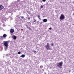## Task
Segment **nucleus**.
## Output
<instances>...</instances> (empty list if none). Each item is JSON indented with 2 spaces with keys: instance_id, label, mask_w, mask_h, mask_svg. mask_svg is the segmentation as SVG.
Here are the masks:
<instances>
[{
  "instance_id": "obj_16",
  "label": "nucleus",
  "mask_w": 74,
  "mask_h": 74,
  "mask_svg": "<svg viewBox=\"0 0 74 74\" xmlns=\"http://www.w3.org/2000/svg\"><path fill=\"white\" fill-rule=\"evenodd\" d=\"M18 54H21V52H18Z\"/></svg>"
},
{
  "instance_id": "obj_13",
  "label": "nucleus",
  "mask_w": 74,
  "mask_h": 74,
  "mask_svg": "<svg viewBox=\"0 0 74 74\" xmlns=\"http://www.w3.org/2000/svg\"><path fill=\"white\" fill-rule=\"evenodd\" d=\"M42 67H43V66H42V65H41L40 66V69H42Z\"/></svg>"
},
{
  "instance_id": "obj_7",
  "label": "nucleus",
  "mask_w": 74,
  "mask_h": 74,
  "mask_svg": "<svg viewBox=\"0 0 74 74\" xmlns=\"http://www.w3.org/2000/svg\"><path fill=\"white\" fill-rule=\"evenodd\" d=\"M38 18L41 21V18L40 17V16H40V15L39 14L37 16Z\"/></svg>"
},
{
  "instance_id": "obj_27",
  "label": "nucleus",
  "mask_w": 74,
  "mask_h": 74,
  "mask_svg": "<svg viewBox=\"0 0 74 74\" xmlns=\"http://www.w3.org/2000/svg\"><path fill=\"white\" fill-rule=\"evenodd\" d=\"M73 15H74V13L73 14Z\"/></svg>"
},
{
  "instance_id": "obj_3",
  "label": "nucleus",
  "mask_w": 74,
  "mask_h": 74,
  "mask_svg": "<svg viewBox=\"0 0 74 74\" xmlns=\"http://www.w3.org/2000/svg\"><path fill=\"white\" fill-rule=\"evenodd\" d=\"M65 18V17H64V15L62 14L60 17V19L61 21H62V20H64Z\"/></svg>"
},
{
  "instance_id": "obj_4",
  "label": "nucleus",
  "mask_w": 74,
  "mask_h": 74,
  "mask_svg": "<svg viewBox=\"0 0 74 74\" xmlns=\"http://www.w3.org/2000/svg\"><path fill=\"white\" fill-rule=\"evenodd\" d=\"M3 45H4L6 49H7V47H8V42H7V41L3 42Z\"/></svg>"
},
{
  "instance_id": "obj_19",
  "label": "nucleus",
  "mask_w": 74,
  "mask_h": 74,
  "mask_svg": "<svg viewBox=\"0 0 74 74\" xmlns=\"http://www.w3.org/2000/svg\"><path fill=\"white\" fill-rule=\"evenodd\" d=\"M42 1H43L44 2H45L46 1V0H42Z\"/></svg>"
},
{
  "instance_id": "obj_10",
  "label": "nucleus",
  "mask_w": 74,
  "mask_h": 74,
  "mask_svg": "<svg viewBox=\"0 0 74 74\" xmlns=\"http://www.w3.org/2000/svg\"><path fill=\"white\" fill-rule=\"evenodd\" d=\"M3 37L4 38L6 37H7V35L5 34H4L3 35Z\"/></svg>"
},
{
  "instance_id": "obj_14",
  "label": "nucleus",
  "mask_w": 74,
  "mask_h": 74,
  "mask_svg": "<svg viewBox=\"0 0 74 74\" xmlns=\"http://www.w3.org/2000/svg\"><path fill=\"white\" fill-rule=\"evenodd\" d=\"M27 12H28V14H30L31 13H30V12H28L27 11Z\"/></svg>"
},
{
  "instance_id": "obj_15",
  "label": "nucleus",
  "mask_w": 74,
  "mask_h": 74,
  "mask_svg": "<svg viewBox=\"0 0 74 74\" xmlns=\"http://www.w3.org/2000/svg\"><path fill=\"white\" fill-rule=\"evenodd\" d=\"M34 22H36L37 21H36V20H35L34 19Z\"/></svg>"
},
{
  "instance_id": "obj_1",
  "label": "nucleus",
  "mask_w": 74,
  "mask_h": 74,
  "mask_svg": "<svg viewBox=\"0 0 74 74\" xmlns=\"http://www.w3.org/2000/svg\"><path fill=\"white\" fill-rule=\"evenodd\" d=\"M57 66L58 67H59L60 69H61L62 67H62V66H63V62L62 61L60 62L57 64Z\"/></svg>"
},
{
  "instance_id": "obj_6",
  "label": "nucleus",
  "mask_w": 74,
  "mask_h": 74,
  "mask_svg": "<svg viewBox=\"0 0 74 74\" xmlns=\"http://www.w3.org/2000/svg\"><path fill=\"white\" fill-rule=\"evenodd\" d=\"M10 33H14V29H12L10 31Z\"/></svg>"
},
{
  "instance_id": "obj_26",
  "label": "nucleus",
  "mask_w": 74,
  "mask_h": 74,
  "mask_svg": "<svg viewBox=\"0 0 74 74\" xmlns=\"http://www.w3.org/2000/svg\"><path fill=\"white\" fill-rule=\"evenodd\" d=\"M69 72H70V71H69Z\"/></svg>"
},
{
  "instance_id": "obj_17",
  "label": "nucleus",
  "mask_w": 74,
  "mask_h": 74,
  "mask_svg": "<svg viewBox=\"0 0 74 74\" xmlns=\"http://www.w3.org/2000/svg\"><path fill=\"white\" fill-rule=\"evenodd\" d=\"M21 18H22V19H23V18H24V17L23 16H22L21 17Z\"/></svg>"
},
{
  "instance_id": "obj_23",
  "label": "nucleus",
  "mask_w": 74,
  "mask_h": 74,
  "mask_svg": "<svg viewBox=\"0 0 74 74\" xmlns=\"http://www.w3.org/2000/svg\"><path fill=\"white\" fill-rule=\"evenodd\" d=\"M30 19V17H29L28 18V19Z\"/></svg>"
},
{
  "instance_id": "obj_2",
  "label": "nucleus",
  "mask_w": 74,
  "mask_h": 74,
  "mask_svg": "<svg viewBox=\"0 0 74 74\" xmlns=\"http://www.w3.org/2000/svg\"><path fill=\"white\" fill-rule=\"evenodd\" d=\"M49 44V43H47V45L45 47L46 49H47V50H51L52 49L51 48H50Z\"/></svg>"
},
{
  "instance_id": "obj_11",
  "label": "nucleus",
  "mask_w": 74,
  "mask_h": 74,
  "mask_svg": "<svg viewBox=\"0 0 74 74\" xmlns=\"http://www.w3.org/2000/svg\"><path fill=\"white\" fill-rule=\"evenodd\" d=\"M13 39L14 40H16V36H14Z\"/></svg>"
},
{
  "instance_id": "obj_24",
  "label": "nucleus",
  "mask_w": 74,
  "mask_h": 74,
  "mask_svg": "<svg viewBox=\"0 0 74 74\" xmlns=\"http://www.w3.org/2000/svg\"><path fill=\"white\" fill-rule=\"evenodd\" d=\"M37 23H39V21H37Z\"/></svg>"
},
{
  "instance_id": "obj_22",
  "label": "nucleus",
  "mask_w": 74,
  "mask_h": 74,
  "mask_svg": "<svg viewBox=\"0 0 74 74\" xmlns=\"http://www.w3.org/2000/svg\"><path fill=\"white\" fill-rule=\"evenodd\" d=\"M51 46H53V43L51 44Z\"/></svg>"
},
{
  "instance_id": "obj_12",
  "label": "nucleus",
  "mask_w": 74,
  "mask_h": 74,
  "mask_svg": "<svg viewBox=\"0 0 74 74\" xmlns=\"http://www.w3.org/2000/svg\"><path fill=\"white\" fill-rule=\"evenodd\" d=\"M25 26H26L27 28H28V29H30V27H28V26H27V25H25Z\"/></svg>"
},
{
  "instance_id": "obj_5",
  "label": "nucleus",
  "mask_w": 74,
  "mask_h": 74,
  "mask_svg": "<svg viewBox=\"0 0 74 74\" xmlns=\"http://www.w3.org/2000/svg\"><path fill=\"white\" fill-rule=\"evenodd\" d=\"M4 8V7L2 5H0V10H2Z\"/></svg>"
},
{
  "instance_id": "obj_20",
  "label": "nucleus",
  "mask_w": 74,
  "mask_h": 74,
  "mask_svg": "<svg viewBox=\"0 0 74 74\" xmlns=\"http://www.w3.org/2000/svg\"><path fill=\"white\" fill-rule=\"evenodd\" d=\"M34 53H36V51L34 50Z\"/></svg>"
},
{
  "instance_id": "obj_25",
  "label": "nucleus",
  "mask_w": 74,
  "mask_h": 74,
  "mask_svg": "<svg viewBox=\"0 0 74 74\" xmlns=\"http://www.w3.org/2000/svg\"><path fill=\"white\" fill-rule=\"evenodd\" d=\"M44 74H47V73H45Z\"/></svg>"
},
{
  "instance_id": "obj_9",
  "label": "nucleus",
  "mask_w": 74,
  "mask_h": 74,
  "mask_svg": "<svg viewBox=\"0 0 74 74\" xmlns=\"http://www.w3.org/2000/svg\"><path fill=\"white\" fill-rule=\"evenodd\" d=\"M43 21L44 22H47V19H44L43 20Z\"/></svg>"
},
{
  "instance_id": "obj_18",
  "label": "nucleus",
  "mask_w": 74,
  "mask_h": 74,
  "mask_svg": "<svg viewBox=\"0 0 74 74\" xmlns=\"http://www.w3.org/2000/svg\"><path fill=\"white\" fill-rule=\"evenodd\" d=\"M49 30H51L52 29V28L51 27L49 29Z\"/></svg>"
},
{
  "instance_id": "obj_8",
  "label": "nucleus",
  "mask_w": 74,
  "mask_h": 74,
  "mask_svg": "<svg viewBox=\"0 0 74 74\" xmlns=\"http://www.w3.org/2000/svg\"><path fill=\"white\" fill-rule=\"evenodd\" d=\"M20 57H21V58H24V57H25V55L22 54L21 56H20Z\"/></svg>"
},
{
  "instance_id": "obj_21",
  "label": "nucleus",
  "mask_w": 74,
  "mask_h": 74,
  "mask_svg": "<svg viewBox=\"0 0 74 74\" xmlns=\"http://www.w3.org/2000/svg\"><path fill=\"white\" fill-rule=\"evenodd\" d=\"M41 8H43V6L41 5L40 6Z\"/></svg>"
}]
</instances>
